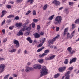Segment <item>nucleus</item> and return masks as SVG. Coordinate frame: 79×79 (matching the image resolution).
Returning a JSON list of instances; mask_svg holds the SVG:
<instances>
[{"label":"nucleus","mask_w":79,"mask_h":79,"mask_svg":"<svg viewBox=\"0 0 79 79\" xmlns=\"http://www.w3.org/2000/svg\"><path fill=\"white\" fill-rule=\"evenodd\" d=\"M19 18V17H18V16H16L15 18V19H16V20H18Z\"/></svg>","instance_id":"nucleus-53"},{"label":"nucleus","mask_w":79,"mask_h":79,"mask_svg":"<svg viewBox=\"0 0 79 79\" xmlns=\"http://www.w3.org/2000/svg\"><path fill=\"white\" fill-rule=\"evenodd\" d=\"M2 14H4V15H6L7 13V12L5 10H3L2 12Z\"/></svg>","instance_id":"nucleus-41"},{"label":"nucleus","mask_w":79,"mask_h":79,"mask_svg":"<svg viewBox=\"0 0 79 79\" xmlns=\"http://www.w3.org/2000/svg\"><path fill=\"white\" fill-rule=\"evenodd\" d=\"M31 39V38L30 37H28L27 38V40L28 41H29Z\"/></svg>","instance_id":"nucleus-49"},{"label":"nucleus","mask_w":79,"mask_h":79,"mask_svg":"<svg viewBox=\"0 0 79 79\" xmlns=\"http://www.w3.org/2000/svg\"><path fill=\"white\" fill-rule=\"evenodd\" d=\"M65 11L66 12L67 14H68L69 13V11L68 10V9H66L65 10Z\"/></svg>","instance_id":"nucleus-47"},{"label":"nucleus","mask_w":79,"mask_h":79,"mask_svg":"<svg viewBox=\"0 0 79 79\" xmlns=\"http://www.w3.org/2000/svg\"><path fill=\"white\" fill-rule=\"evenodd\" d=\"M37 30H39L40 29V25H39L37 26Z\"/></svg>","instance_id":"nucleus-43"},{"label":"nucleus","mask_w":79,"mask_h":79,"mask_svg":"<svg viewBox=\"0 0 79 79\" xmlns=\"http://www.w3.org/2000/svg\"><path fill=\"white\" fill-rule=\"evenodd\" d=\"M54 16H55V15H52V16L49 17L48 19V20L51 21L52 20V19H53V18Z\"/></svg>","instance_id":"nucleus-18"},{"label":"nucleus","mask_w":79,"mask_h":79,"mask_svg":"<svg viewBox=\"0 0 79 79\" xmlns=\"http://www.w3.org/2000/svg\"><path fill=\"white\" fill-rule=\"evenodd\" d=\"M29 43H30L31 44V43H32L33 41L31 39L29 41Z\"/></svg>","instance_id":"nucleus-58"},{"label":"nucleus","mask_w":79,"mask_h":79,"mask_svg":"<svg viewBox=\"0 0 79 79\" xmlns=\"http://www.w3.org/2000/svg\"><path fill=\"white\" fill-rule=\"evenodd\" d=\"M30 32H31L30 31H29V32H26V35H29V34L30 33Z\"/></svg>","instance_id":"nucleus-57"},{"label":"nucleus","mask_w":79,"mask_h":79,"mask_svg":"<svg viewBox=\"0 0 79 79\" xmlns=\"http://www.w3.org/2000/svg\"><path fill=\"white\" fill-rule=\"evenodd\" d=\"M74 68H73V67H70L68 68V69L69 70V71H70L71 70H72Z\"/></svg>","instance_id":"nucleus-44"},{"label":"nucleus","mask_w":79,"mask_h":79,"mask_svg":"<svg viewBox=\"0 0 79 79\" xmlns=\"http://www.w3.org/2000/svg\"><path fill=\"white\" fill-rule=\"evenodd\" d=\"M56 31L57 32H58L59 31V30H60V27H56Z\"/></svg>","instance_id":"nucleus-46"},{"label":"nucleus","mask_w":79,"mask_h":79,"mask_svg":"<svg viewBox=\"0 0 79 79\" xmlns=\"http://www.w3.org/2000/svg\"><path fill=\"white\" fill-rule=\"evenodd\" d=\"M30 64H31V62H28L27 63V65H30Z\"/></svg>","instance_id":"nucleus-64"},{"label":"nucleus","mask_w":79,"mask_h":79,"mask_svg":"<svg viewBox=\"0 0 79 79\" xmlns=\"http://www.w3.org/2000/svg\"><path fill=\"white\" fill-rule=\"evenodd\" d=\"M32 27L33 28H34L35 27V24L34 22H33L31 24Z\"/></svg>","instance_id":"nucleus-29"},{"label":"nucleus","mask_w":79,"mask_h":79,"mask_svg":"<svg viewBox=\"0 0 79 79\" xmlns=\"http://www.w3.org/2000/svg\"><path fill=\"white\" fill-rule=\"evenodd\" d=\"M49 52H50V50H46L44 52V53H48Z\"/></svg>","instance_id":"nucleus-39"},{"label":"nucleus","mask_w":79,"mask_h":79,"mask_svg":"<svg viewBox=\"0 0 79 79\" xmlns=\"http://www.w3.org/2000/svg\"><path fill=\"white\" fill-rule=\"evenodd\" d=\"M64 64H68V59H66L65 60V61H64Z\"/></svg>","instance_id":"nucleus-31"},{"label":"nucleus","mask_w":79,"mask_h":79,"mask_svg":"<svg viewBox=\"0 0 79 79\" xmlns=\"http://www.w3.org/2000/svg\"><path fill=\"white\" fill-rule=\"evenodd\" d=\"M75 24H77V23H79V19H78L77 20H76V21H75Z\"/></svg>","instance_id":"nucleus-37"},{"label":"nucleus","mask_w":79,"mask_h":79,"mask_svg":"<svg viewBox=\"0 0 79 79\" xmlns=\"http://www.w3.org/2000/svg\"><path fill=\"white\" fill-rule=\"evenodd\" d=\"M45 41V38H44L40 40V44L38 46V47H40L43 45V44H44V42Z\"/></svg>","instance_id":"nucleus-7"},{"label":"nucleus","mask_w":79,"mask_h":79,"mask_svg":"<svg viewBox=\"0 0 79 79\" xmlns=\"http://www.w3.org/2000/svg\"><path fill=\"white\" fill-rule=\"evenodd\" d=\"M50 56H50L49 57H46L45 59V60H46V61H47L48 60H53V59L55 58V57L56 56L55 55L53 54L50 55Z\"/></svg>","instance_id":"nucleus-5"},{"label":"nucleus","mask_w":79,"mask_h":79,"mask_svg":"<svg viewBox=\"0 0 79 79\" xmlns=\"http://www.w3.org/2000/svg\"><path fill=\"white\" fill-rule=\"evenodd\" d=\"M13 76H14V77H17V75L16 74H13Z\"/></svg>","instance_id":"nucleus-60"},{"label":"nucleus","mask_w":79,"mask_h":79,"mask_svg":"<svg viewBox=\"0 0 79 79\" xmlns=\"http://www.w3.org/2000/svg\"><path fill=\"white\" fill-rule=\"evenodd\" d=\"M38 61L39 63H44V59H38Z\"/></svg>","instance_id":"nucleus-17"},{"label":"nucleus","mask_w":79,"mask_h":79,"mask_svg":"<svg viewBox=\"0 0 79 79\" xmlns=\"http://www.w3.org/2000/svg\"><path fill=\"white\" fill-rule=\"evenodd\" d=\"M10 76V74H8L6 76L4 77V79H8V76Z\"/></svg>","instance_id":"nucleus-40"},{"label":"nucleus","mask_w":79,"mask_h":79,"mask_svg":"<svg viewBox=\"0 0 79 79\" xmlns=\"http://www.w3.org/2000/svg\"><path fill=\"white\" fill-rule=\"evenodd\" d=\"M5 23V20L4 19L3 21L2 22V25L3 26V24H4V23Z\"/></svg>","instance_id":"nucleus-54"},{"label":"nucleus","mask_w":79,"mask_h":79,"mask_svg":"<svg viewBox=\"0 0 79 79\" xmlns=\"http://www.w3.org/2000/svg\"><path fill=\"white\" fill-rule=\"evenodd\" d=\"M67 50H68V52H71V50H72V48H71V47H69L67 48Z\"/></svg>","instance_id":"nucleus-33"},{"label":"nucleus","mask_w":79,"mask_h":79,"mask_svg":"<svg viewBox=\"0 0 79 79\" xmlns=\"http://www.w3.org/2000/svg\"><path fill=\"white\" fill-rule=\"evenodd\" d=\"M7 41V39H4L3 40V42H6Z\"/></svg>","instance_id":"nucleus-55"},{"label":"nucleus","mask_w":79,"mask_h":79,"mask_svg":"<svg viewBox=\"0 0 79 79\" xmlns=\"http://www.w3.org/2000/svg\"><path fill=\"white\" fill-rule=\"evenodd\" d=\"M33 67L34 69H37V64H35L33 66Z\"/></svg>","instance_id":"nucleus-34"},{"label":"nucleus","mask_w":79,"mask_h":79,"mask_svg":"<svg viewBox=\"0 0 79 79\" xmlns=\"http://www.w3.org/2000/svg\"><path fill=\"white\" fill-rule=\"evenodd\" d=\"M60 74L59 73H57V74H56L54 76V78H57V77H58L60 76Z\"/></svg>","instance_id":"nucleus-25"},{"label":"nucleus","mask_w":79,"mask_h":79,"mask_svg":"<svg viewBox=\"0 0 79 79\" xmlns=\"http://www.w3.org/2000/svg\"><path fill=\"white\" fill-rule=\"evenodd\" d=\"M40 35H39L37 33H36L34 34V37L35 38H39L40 37Z\"/></svg>","instance_id":"nucleus-16"},{"label":"nucleus","mask_w":79,"mask_h":79,"mask_svg":"<svg viewBox=\"0 0 79 79\" xmlns=\"http://www.w3.org/2000/svg\"><path fill=\"white\" fill-rule=\"evenodd\" d=\"M16 2H22L23 0H15Z\"/></svg>","instance_id":"nucleus-52"},{"label":"nucleus","mask_w":79,"mask_h":79,"mask_svg":"<svg viewBox=\"0 0 79 79\" xmlns=\"http://www.w3.org/2000/svg\"><path fill=\"white\" fill-rule=\"evenodd\" d=\"M48 6V5L46 4L43 7V10H47V6Z\"/></svg>","instance_id":"nucleus-22"},{"label":"nucleus","mask_w":79,"mask_h":79,"mask_svg":"<svg viewBox=\"0 0 79 79\" xmlns=\"http://www.w3.org/2000/svg\"><path fill=\"white\" fill-rule=\"evenodd\" d=\"M33 43L34 44H36V43H37V41L36 40H34L33 41Z\"/></svg>","instance_id":"nucleus-62"},{"label":"nucleus","mask_w":79,"mask_h":79,"mask_svg":"<svg viewBox=\"0 0 79 79\" xmlns=\"http://www.w3.org/2000/svg\"><path fill=\"white\" fill-rule=\"evenodd\" d=\"M68 27L66 28H65L64 30V35L65 36V35H66V33L68 32Z\"/></svg>","instance_id":"nucleus-14"},{"label":"nucleus","mask_w":79,"mask_h":79,"mask_svg":"<svg viewBox=\"0 0 79 79\" xmlns=\"http://www.w3.org/2000/svg\"><path fill=\"white\" fill-rule=\"evenodd\" d=\"M71 73V72L70 71H68L66 72V74H65V75H67V76H69V74Z\"/></svg>","instance_id":"nucleus-35"},{"label":"nucleus","mask_w":79,"mask_h":79,"mask_svg":"<svg viewBox=\"0 0 79 79\" xmlns=\"http://www.w3.org/2000/svg\"><path fill=\"white\" fill-rule=\"evenodd\" d=\"M18 36H19L20 35H23V33L22 32V31H20L17 34Z\"/></svg>","instance_id":"nucleus-15"},{"label":"nucleus","mask_w":79,"mask_h":79,"mask_svg":"<svg viewBox=\"0 0 79 79\" xmlns=\"http://www.w3.org/2000/svg\"><path fill=\"white\" fill-rule=\"evenodd\" d=\"M69 5H71V6H73V2H69Z\"/></svg>","instance_id":"nucleus-48"},{"label":"nucleus","mask_w":79,"mask_h":79,"mask_svg":"<svg viewBox=\"0 0 79 79\" xmlns=\"http://www.w3.org/2000/svg\"><path fill=\"white\" fill-rule=\"evenodd\" d=\"M7 8H11V6L10 5H7L6 6Z\"/></svg>","instance_id":"nucleus-50"},{"label":"nucleus","mask_w":79,"mask_h":79,"mask_svg":"<svg viewBox=\"0 0 79 79\" xmlns=\"http://www.w3.org/2000/svg\"><path fill=\"white\" fill-rule=\"evenodd\" d=\"M2 32L3 33V34H5V29L2 30Z\"/></svg>","instance_id":"nucleus-56"},{"label":"nucleus","mask_w":79,"mask_h":79,"mask_svg":"<svg viewBox=\"0 0 79 79\" xmlns=\"http://www.w3.org/2000/svg\"><path fill=\"white\" fill-rule=\"evenodd\" d=\"M70 54H72V55H73V54H74V53H75V51H74V50L71 51V52H70Z\"/></svg>","instance_id":"nucleus-42"},{"label":"nucleus","mask_w":79,"mask_h":79,"mask_svg":"<svg viewBox=\"0 0 79 79\" xmlns=\"http://www.w3.org/2000/svg\"><path fill=\"white\" fill-rule=\"evenodd\" d=\"M14 16L15 15H11L8 16L7 17V18H13V17H14Z\"/></svg>","instance_id":"nucleus-26"},{"label":"nucleus","mask_w":79,"mask_h":79,"mask_svg":"<svg viewBox=\"0 0 79 79\" xmlns=\"http://www.w3.org/2000/svg\"><path fill=\"white\" fill-rule=\"evenodd\" d=\"M66 69V67H60L59 69V71L60 73H62L64 71H65V69Z\"/></svg>","instance_id":"nucleus-9"},{"label":"nucleus","mask_w":79,"mask_h":79,"mask_svg":"<svg viewBox=\"0 0 79 79\" xmlns=\"http://www.w3.org/2000/svg\"><path fill=\"white\" fill-rule=\"evenodd\" d=\"M27 12L28 14H29L30 13H31V11L28 10V11H27Z\"/></svg>","instance_id":"nucleus-63"},{"label":"nucleus","mask_w":79,"mask_h":79,"mask_svg":"<svg viewBox=\"0 0 79 79\" xmlns=\"http://www.w3.org/2000/svg\"><path fill=\"white\" fill-rule=\"evenodd\" d=\"M42 68V66L40 64H37V69H40Z\"/></svg>","instance_id":"nucleus-27"},{"label":"nucleus","mask_w":79,"mask_h":79,"mask_svg":"<svg viewBox=\"0 0 79 79\" xmlns=\"http://www.w3.org/2000/svg\"><path fill=\"white\" fill-rule=\"evenodd\" d=\"M40 73V77H42V76L48 74V69H47L46 66H44L42 67Z\"/></svg>","instance_id":"nucleus-1"},{"label":"nucleus","mask_w":79,"mask_h":79,"mask_svg":"<svg viewBox=\"0 0 79 79\" xmlns=\"http://www.w3.org/2000/svg\"><path fill=\"white\" fill-rule=\"evenodd\" d=\"M15 26L16 27H20L22 26V23H16L15 24Z\"/></svg>","instance_id":"nucleus-13"},{"label":"nucleus","mask_w":79,"mask_h":79,"mask_svg":"<svg viewBox=\"0 0 79 79\" xmlns=\"http://www.w3.org/2000/svg\"><path fill=\"white\" fill-rule=\"evenodd\" d=\"M9 29L10 30H12L13 29V27H10L9 28Z\"/></svg>","instance_id":"nucleus-59"},{"label":"nucleus","mask_w":79,"mask_h":79,"mask_svg":"<svg viewBox=\"0 0 79 79\" xmlns=\"http://www.w3.org/2000/svg\"><path fill=\"white\" fill-rule=\"evenodd\" d=\"M6 22L8 24H9V23H11V20H7Z\"/></svg>","instance_id":"nucleus-51"},{"label":"nucleus","mask_w":79,"mask_h":79,"mask_svg":"<svg viewBox=\"0 0 79 79\" xmlns=\"http://www.w3.org/2000/svg\"><path fill=\"white\" fill-rule=\"evenodd\" d=\"M33 15L35 16L36 15V11L35 10H33L32 12Z\"/></svg>","instance_id":"nucleus-36"},{"label":"nucleus","mask_w":79,"mask_h":79,"mask_svg":"<svg viewBox=\"0 0 79 79\" xmlns=\"http://www.w3.org/2000/svg\"><path fill=\"white\" fill-rule=\"evenodd\" d=\"M13 43L14 44H16V45L15 46V47L16 48H18V47H19V41H18L14 40Z\"/></svg>","instance_id":"nucleus-8"},{"label":"nucleus","mask_w":79,"mask_h":79,"mask_svg":"<svg viewBox=\"0 0 79 79\" xmlns=\"http://www.w3.org/2000/svg\"><path fill=\"white\" fill-rule=\"evenodd\" d=\"M52 3L54 4H55L56 6H58L60 4V2L57 1L56 0H54L53 2Z\"/></svg>","instance_id":"nucleus-10"},{"label":"nucleus","mask_w":79,"mask_h":79,"mask_svg":"<svg viewBox=\"0 0 79 79\" xmlns=\"http://www.w3.org/2000/svg\"><path fill=\"white\" fill-rule=\"evenodd\" d=\"M76 58L74 57L70 61L69 63L70 64H71L73 63V62H76Z\"/></svg>","instance_id":"nucleus-12"},{"label":"nucleus","mask_w":79,"mask_h":79,"mask_svg":"<svg viewBox=\"0 0 79 79\" xmlns=\"http://www.w3.org/2000/svg\"><path fill=\"white\" fill-rule=\"evenodd\" d=\"M26 22L28 24H29L30 23V21H29V20H26Z\"/></svg>","instance_id":"nucleus-61"},{"label":"nucleus","mask_w":79,"mask_h":79,"mask_svg":"<svg viewBox=\"0 0 79 79\" xmlns=\"http://www.w3.org/2000/svg\"><path fill=\"white\" fill-rule=\"evenodd\" d=\"M27 2H29L30 4L32 5L33 3H34V0H28Z\"/></svg>","instance_id":"nucleus-20"},{"label":"nucleus","mask_w":79,"mask_h":79,"mask_svg":"<svg viewBox=\"0 0 79 79\" xmlns=\"http://www.w3.org/2000/svg\"><path fill=\"white\" fill-rule=\"evenodd\" d=\"M33 21L34 22V23H36L37 22H38V19H34L33 20Z\"/></svg>","instance_id":"nucleus-30"},{"label":"nucleus","mask_w":79,"mask_h":79,"mask_svg":"<svg viewBox=\"0 0 79 79\" xmlns=\"http://www.w3.org/2000/svg\"><path fill=\"white\" fill-rule=\"evenodd\" d=\"M44 48H45V47H43L41 48L38 49L37 50V52H41V51H42V50L43 49H44Z\"/></svg>","instance_id":"nucleus-21"},{"label":"nucleus","mask_w":79,"mask_h":79,"mask_svg":"<svg viewBox=\"0 0 79 79\" xmlns=\"http://www.w3.org/2000/svg\"><path fill=\"white\" fill-rule=\"evenodd\" d=\"M16 51V49H13L11 50H9V52L10 53H14V52H15Z\"/></svg>","instance_id":"nucleus-23"},{"label":"nucleus","mask_w":79,"mask_h":79,"mask_svg":"<svg viewBox=\"0 0 79 79\" xmlns=\"http://www.w3.org/2000/svg\"><path fill=\"white\" fill-rule=\"evenodd\" d=\"M47 55V54L43 53L42 55H39V56H40V58H42V57H43V56H46Z\"/></svg>","instance_id":"nucleus-19"},{"label":"nucleus","mask_w":79,"mask_h":79,"mask_svg":"<svg viewBox=\"0 0 79 79\" xmlns=\"http://www.w3.org/2000/svg\"><path fill=\"white\" fill-rule=\"evenodd\" d=\"M59 37H60V35H57L56 37L54 38L52 40L48 41V44L49 45H50L51 44H53L54 42H55V40H56V39H59Z\"/></svg>","instance_id":"nucleus-3"},{"label":"nucleus","mask_w":79,"mask_h":79,"mask_svg":"<svg viewBox=\"0 0 79 79\" xmlns=\"http://www.w3.org/2000/svg\"><path fill=\"white\" fill-rule=\"evenodd\" d=\"M6 66L4 64H0V72L2 73L5 71Z\"/></svg>","instance_id":"nucleus-4"},{"label":"nucleus","mask_w":79,"mask_h":79,"mask_svg":"<svg viewBox=\"0 0 79 79\" xmlns=\"http://www.w3.org/2000/svg\"><path fill=\"white\" fill-rule=\"evenodd\" d=\"M33 68L32 67H27L25 69V71L27 73H28L30 71V70H32Z\"/></svg>","instance_id":"nucleus-11"},{"label":"nucleus","mask_w":79,"mask_h":79,"mask_svg":"<svg viewBox=\"0 0 79 79\" xmlns=\"http://www.w3.org/2000/svg\"><path fill=\"white\" fill-rule=\"evenodd\" d=\"M31 25H30L26 29V30L27 31H29L31 30Z\"/></svg>","instance_id":"nucleus-24"},{"label":"nucleus","mask_w":79,"mask_h":79,"mask_svg":"<svg viewBox=\"0 0 79 79\" xmlns=\"http://www.w3.org/2000/svg\"><path fill=\"white\" fill-rule=\"evenodd\" d=\"M72 29H74L75 28L76 26H75V24H72Z\"/></svg>","instance_id":"nucleus-38"},{"label":"nucleus","mask_w":79,"mask_h":79,"mask_svg":"<svg viewBox=\"0 0 79 79\" xmlns=\"http://www.w3.org/2000/svg\"><path fill=\"white\" fill-rule=\"evenodd\" d=\"M61 20H62V17L61 16H57L54 20V23L55 24H61Z\"/></svg>","instance_id":"nucleus-2"},{"label":"nucleus","mask_w":79,"mask_h":79,"mask_svg":"<svg viewBox=\"0 0 79 79\" xmlns=\"http://www.w3.org/2000/svg\"><path fill=\"white\" fill-rule=\"evenodd\" d=\"M26 27H24L23 28H22L21 29V31H22V32H24V31L26 30Z\"/></svg>","instance_id":"nucleus-28"},{"label":"nucleus","mask_w":79,"mask_h":79,"mask_svg":"<svg viewBox=\"0 0 79 79\" xmlns=\"http://www.w3.org/2000/svg\"><path fill=\"white\" fill-rule=\"evenodd\" d=\"M75 33V31H73V32L71 33V35H69V33H68L67 34V39L69 38L70 39H71L72 37H73L74 36V33Z\"/></svg>","instance_id":"nucleus-6"},{"label":"nucleus","mask_w":79,"mask_h":79,"mask_svg":"<svg viewBox=\"0 0 79 79\" xmlns=\"http://www.w3.org/2000/svg\"><path fill=\"white\" fill-rule=\"evenodd\" d=\"M21 49H19L18 50L17 53L18 54H19L21 53Z\"/></svg>","instance_id":"nucleus-45"},{"label":"nucleus","mask_w":79,"mask_h":79,"mask_svg":"<svg viewBox=\"0 0 79 79\" xmlns=\"http://www.w3.org/2000/svg\"><path fill=\"white\" fill-rule=\"evenodd\" d=\"M65 79H69V77H70V75H65Z\"/></svg>","instance_id":"nucleus-32"}]
</instances>
